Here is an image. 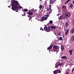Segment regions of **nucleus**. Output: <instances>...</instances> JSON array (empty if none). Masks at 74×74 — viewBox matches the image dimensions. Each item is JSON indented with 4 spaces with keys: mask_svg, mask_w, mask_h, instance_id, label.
<instances>
[{
    "mask_svg": "<svg viewBox=\"0 0 74 74\" xmlns=\"http://www.w3.org/2000/svg\"><path fill=\"white\" fill-rule=\"evenodd\" d=\"M12 4V10L13 11L15 10H18L19 8H18V5H19V3L18 1L14 0L11 3Z\"/></svg>",
    "mask_w": 74,
    "mask_h": 74,
    "instance_id": "1",
    "label": "nucleus"
},
{
    "mask_svg": "<svg viewBox=\"0 0 74 74\" xmlns=\"http://www.w3.org/2000/svg\"><path fill=\"white\" fill-rule=\"evenodd\" d=\"M44 29L47 32H50V27H48H48L45 26L44 27Z\"/></svg>",
    "mask_w": 74,
    "mask_h": 74,
    "instance_id": "2",
    "label": "nucleus"
},
{
    "mask_svg": "<svg viewBox=\"0 0 74 74\" xmlns=\"http://www.w3.org/2000/svg\"><path fill=\"white\" fill-rule=\"evenodd\" d=\"M53 73L54 74H57L58 73H61V71H60V70L59 69H58L56 70L55 71H54Z\"/></svg>",
    "mask_w": 74,
    "mask_h": 74,
    "instance_id": "3",
    "label": "nucleus"
},
{
    "mask_svg": "<svg viewBox=\"0 0 74 74\" xmlns=\"http://www.w3.org/2000/svg\"><path fill=\"white\" fill-rule=\"evenodd\" d=\"M53 49H57V51L58 52L59 51V47L56 45H54L53 47Z\"/></svg>",
    "mask_w": 74,
    "mask_h": 74,
    "instance_id": "4",
    "label": "nucleus"
},
{
    "mask_svg": "<svg viewBox=\"0 0 74 74\" xmlns=\"http://www.w3.org/2000/svg\"><path fill=\"white\" fill-rule=\"evenodd\" d=\"M31 11H32V10H29L28 12V14L29 15H32L33 14V12H32Z\"/></svg>",
    "mask_w": 74,
    "mask_h": 74,
    "instance_id": "5",
    "label": "nucleus"
},
{
    "mask_svg": "<svg viewBox=\"0 0 74 74\" xmlns=\"http://www.w3.org/2000/svg\"><path fill=\"white\" fill-rule=\"evenodd\" d=\"M50 28L52 30H54V29H55L56 28V27L55 26H52L50 27Z\"/></svg>",
    "mask_w": 74,
    "mask_h": 74,
    "instance_id": "6",
    "label": "nucleus"
},
{
    "mask_svg": "<svg viewBox=\"0 0 74 74\" xmlns=\"http://www.w3.org/2000/svg\"><path fill=\"white\" fill-rule=\"evenodd\" d=\"M70 32L72 34H73L74 33V27H73L72 29L70 31Z\"/></svg>",
    "mask_w": 74,
    "mask_h": 74,
    "instance_id": "7",
    "label": "nucleus"
},
{
    "mask_svg": "<svg viewBox=\"0 0 74 74\" xmlns=\"http://www.w3.org/2000/svg\"><path fill=\"white\" fill-rule=\"evenodd\" d=\"M45 15V16L46 17H45L44 19V21H45L46 20H47V18H48V16H49V15Z\"/></svg>",
    "mask_w": 74,
    "mask_h": 74,
    "instance_id": "8",
    "label": "nucleus"
},
{
    "mask_svg": "<svg viewBox=\"0 0 74 74\" xmlns=\"http://www.w3.org/2000/svg\"><path fill=\"white\" fill-rule=\"evenodd\" d=\"M53 46L52 45H51L49 47L47 48V50H49V49H52V48Z\"/></svg>",
    "mask_w": 74,
    "mask_h": 74,
    "instance_id": "9",
    "label": "nucleus"
},
{
    "mask_svg": "<svg viewBox=\"0 0 74 74\" xmlns=\"http://www.w3.org/2000/svg\"><path fill=\"white\" fill-rule=\"evenodd\" d=\"M58 62H57L56 64L55 68H58L59 67V65H58Z\"/></svg>",
    "mask_w": 74,
    "mask_h": 74,
    "instance_id": "10",
    "label": "nucleus"
},
{
    "mask_svg": "<svg viewBox=\"0 0 74 74\" xmlns=\"http://www.w3.org/2000/svg\"><path fill=\"white\" fill-rule=\"evenodd\" d=\"M69 52H70V55H72V53L73 52V50H69Z\"/></svg>",
    "mask_w": 74,
    "mask_h": 74,
    "instance_id": "11",
    "label": "nucleus"
},
{
    "mask_svg": "<svg viewBox=\"0 0 74 74\" xmlns=\"http://www.w3.org/2000/svg\"><path fill=\"white\" fill-rule=\"evenodd\" d=\"M54 1H52V0H50V4H53V3H54Z\"/></svg>",
    "mask_w": 74,
    "mask_h": 74,
    "instance_id": "12",
    "label": "nucleus"
},
{
    "mask_svg": "<svg viewBox=\"0 0 74 74\" xmlns=\"http://www.w3.org/2000/svg\"><path fill=\"white\" fill-rule=\"evenodd\" d=\"M69 29H68L67 31H66V32H65V35H67L68 33H69Z\"/></svg>",
    "mask_w": 74,
    "mask_h": 74,
    "instance_id": "13",
    "label": "nucleus"
},
{
    "mask_svg": "<svg viewBox=\"0 0 74 74\" xmlns=\"http://www.w3.org/2000/svg\"><path fill=\"white\" fill-rule=\"evenodd\" d=\"M61 59H67V57L66 56H62L61 57Z\"/></svg>",
    "mask_w": 74,
    "mask_h": 74,
    "instance_id": "14",
    "label": "nucleus"
},
{
    "mask_svg": "<svg viewBox=\"0 0 74 74\" xmlns=\"http://www.w3.org/2000/svg\"><path fill=\"white\" fill-rule=\"evenodd\" d=\"M61 50H63V49H64V47L63 46H61Z\"/></svg>",
    "mask_w": 74,
    "mask_h": 74,
    "instance_id": "15",
    "label": "nucleus"
},
{
    "mask_svg": "<svg viewBox=\"0 0 74 74\" xmlns=\"http://www.w3.org/2000/svg\"><path fill=\"white\" fill-rule=\"evenodd\" d=\"M24 11L23 10V12H27V11H28V10L27 9H24Z\"/></svg>",
    "mask_w": 74,
    "mask_h": 74,
    "instance_id": "16",
    "label": "nucleus"
},
{
    "mask_svg": "<svg viewBox=\"0 0 74 74\" xmlns=\"http://www.w3.org/2000/svg\"><path fill=\"white\" fill-rule=\"evenodd\" d=\"M69 1H71V0H68L64 4H67V3H69Z\"/></svg>",
    "mask_w": 74,
    "mask_h": 74,
    "instance_id": "17",
    "label": "nucleus"
},
{
    "mask_svg": "<svg viewBox=\"0 0 74 74\" xmlns=\"http://www.w3.org/2000/svg\"><path fill=\"white\" fill-rule=\"evenodd\" d=\"M49 23L50 24H52L53 23V21L52 20L50 21L49 22Z\"/></svg>",
    "mask_w": 74,
    "mask_h": 74,
    "instance_id": "18",
    "label": "nucleus"
},
{
    "mask_svg": "<svg viewBox=\"0 0 74 74\" xmlns=\"http://www.w3.org/2000/svg\"><path fill=\"white\" fill-rule=\"evenodd\" d=\"M65 27H68V23L66 22L65 24Z\"/></svg>",
    "mask_w": 74,
    "mask_h": 74,
    "instance_id": "19",
    "label": "nucleus"
},
{
    "mask_svg": "<svg viewBox=\"0 0 74 74\" xmlns=\"http://www.w3.org/2000/svg\"><path fill=\"white\" fill-rule=\"evenodd\" d=\"M58 40H63V38L61 37H60L59 38Z\"/></svg>",
    "mask_w": 74,
    "mask_h": 74,
    "instance_id": "20",
    "label": "nucleus"
},
{
    "mask_svg": "<svg viewBox=\"0 0 74 74\" xmlns=\"http://www.w3.org/2000/svg\"><path fill=\"white\" fill-rule=\"evenodd\" d=\"M51 10V8H47V10L48 11H50Z\"/></svg>",
    "mask_w": 74,
    "mask_h": 74,
    "instance_id": "21",
    "label": "nucleus"
},
{
    "mask_svg": "<svg viewBox=\"0 0 74 74\" xmlns=\"http://www.w3.org/2000/svg\"><path fill=\"white\" fill-rule=\"evenodd\" d=\"M39 8H40V9H41V8H42V5H39Z\"/></svg>",
    "mask_w": 74,
    "mask_h": 74,
    "instance_id": "22",
    "label": "nucleus"
},
{
    "mask_svg": "<svg viewBox=\"0 0 74 74\" xmlns=\"http://www.w3.org/2000/svg\"><path fill=\"white\" fill-rule=\"evenodd\" d=\"M73 6V5L72 4H71V5L70 6V7L71 8H72Z\"/></svg>",
    "mask_w": 74,
    "mask_h": 74,
    "instance_id": "23",
    "label": "nucleus"
},
{
    "mask_svg": "<svg viewBox=\"0 0 74 74\" xmlns=\"http://www.w3.org/2000/svg\"><path fill=\"white\" fill-rule=\"evenodd\" d=\"M62 7L63 8H64L67 9V8H66V6H63Z\"/></svg>",
    "mask_w": 74,
    "mask_h": 74,
    "instance_id": "24",
    "label": "nucleus"
},
{
    "mask_svg": "<svg viewBox=\"0 0 74 74\" xmlns=\"http://www.w3.org/2000/svg\"><path fill=\"white\" fill-rule=\"evenodd\" d=\"M41 20L42 21H44V17H42V19H41Z\"/></svg>",
    "mask_w": 74,
    "mask_h": 74,
    "instance_id": "25",
    "label": "nucleus"
},
{
    "mask_svg": "<svg viewBox=\"0 0 74 74\" xmlns=\"http://www.w3.org/2000/svg\"><path fill=\"white\" fill-rule=\"evenodd\" d=\"M62 63H59L58 64V66H61V65H62Z\"/></svg>",
    "mask_w": 74,
    "mask_h": 74,
    "instance_id": "26",
    "label": "nucleus"
},
{
    "mask_svg": "<svg viewBox=\"0 0 74 74\" xmlns=\"http://www.w3.org/2000/svg\"><path fill=\"white\" fill-rule=\"evenodd\" d=\"M22 16H26V14H25V12H24V13L23 14H22Z\"/></svg>",
    "mask_w": 74,
    "mask_h": 74,
    "instance_id": "27",
    "label": "nucleus"
},
{
    "mask_svg": "<svg viewBox=\"0 0 74 74\" xmlns=\"http://www.w3.org/2000/svg\"><path fill=\"white\" fill-rule=\"evenodd\" d=\"M60 19H63V17H62V16H61L60 17Z\"/></svg>",
    "mask_w": 74,
    "mask_h": 74,
    "instance_id": "28",
    "label": "nucleus"
},
{
    "mask_svg": "<svg viewBox=\"0 0 74 74\" xmlns=\"http://www.w3.org/2000/svg\"><path fill=\"white\" fill-rule=\"evenodd\" d=\"M19 8L20 9H22V7L19 6Z\"/></svg>",
    "mask_w": 74,
    "mask_h": 74,
    "instance_id": "29",
    "label": "nucleus"
},
{
    "mask_svg": "<svg viewBox=\"0 0 74 74\" xmlns=\"http://www.w3.org/2000/svg\"><path fill=\"white\" fill-rule=\"evenodd\" d=\"M40 30H42V31H43V30H44V29H42V28L41 27L40 28Z\"/></svg>",
    "mask_w": 74,
    "mask_h": 74,
    "instance_id": "30",
    "label": "nucleus"
},
{
    "mask_svg": "<svg viewBox=\"0 0 74 74\" xmlns=\"http://www.w3.org/2000/svg\"><path fill=\"white\" fill-rule=\"evenodd\" d=\"M74 67L73 68L72 71V73H73V71H74Z\"/></svg>",
    "mask_w": 74,
    "mask_h": 74,
    "instance_id": "31",
    "label": "nucleus"
},
{
    "mask_svg": "<svg viewBox=\"0 0 74 74\" xmlns=\"http://www.w3.org/2000/svg\"><path fill=\"white\" fill-rule=\"evenodd\" d=\"M72 23H74V18H73V19L72 20Z\"/></svg>",
    "mask_w": 74,
    "mask_h": 74,
    "instance_id": "32",
    "label": "nucleus"
},
{
    "mask_svg": "<svg viewBox=\"0 0 74 74\" xmlns=\"http://www.w3.org/2000/svg\"><path fill=\"white\" fill-rule=\"evenodd\" d=\"M69 16H68V18H69V17L70 16H71V14H70V12H69Z\"/></svg>",
    "mask_w": 74,
    "mask_h": 74,
    "instance_id": "33",
    "label": "nucleus"
},
{
    "mask_svg": "<svg viewBox=\"0 0 74 74\" xmlns=\"http://www.w3.org/2000/svg\"><path fill=\"white\" fill-rule=\"evenodd\" d=\"M51 5H49V8H51Z\"/></svg>",
    "mask_w": 74,
    "mask_h": 74,
    "instance_id": "34",
    "label": "nucleus"
},
{
    "mask_svg": "<svg viewBox=\"0 0 74 74\" xmlns=\"http://www.w3.org/2000/svg\"><path fill=\"white\" fill-rule=\"evenodd\" d=\"M61 34V33H59L58 34H57L58 36H60Z\"/></svg>",
    "mask_w": 74,
    "mask_h": 74,
    "instance_id": "35",
    "label": "nucleus"
},
{
    "mask_svg": "<svg viewBox=\"0 0 74 74\" xmlns=\"http://www.w3.org/2000/svg\"><path fill=\"white\" fill-rule=\"evenodd\" d=\"M66 16H67V17L68 16V14H66Z\"/></svg>",
    "mask_w": 74,
    "mask_h": 74,
    "instance_id": "36",
    "label": "nucleus"
},
{
    "mask_svg": "<svg viewBox=\"0 0 74 74\" xmlns=\"http://www.w3.org/2000/svg\"><path fill=\"white\" fill-rule=\"evenodd\" d=\"M72 3H73V4H74V1H73Z\"/></svg>",
    "mask_w": 74,
    "mask_h": 74,
    "instance_id": "37",
    "label": "nucleus"
},
{
    "mask_svg": "<svg viewBox=\"0 0 74 74\" xmlns=\"http://www.w3.org/2000/svg\"><path fill=\"white\" fill-rule=\"evenodd\" d=\"M63 36V38H64V35H63V36Z\"/></svg>",
    "mask_w": 74,
    "mask_h": 74,
    "instance_id": "38",
    "label": "nucleus"
},
{
    "mask_svg": "<svg viewBox=\"0 0 74 74\" xmlns=\"http://www.w3.org/2000/svg\"><path fill=\"white\" fill-rule=\"evenodd\" d=\"M11 7V6H8V7Z\"/></svg>",
    "mask_w": 74,
    "mask_h": 74,
    "instance_id": "39",
    "label": "nucleus"
},
{
    "mask_svg": "<svg viewBox=\"0 0 74 74\" xmlns=\"http://www.w3.org/2000/svg\"><path fill=\"white\" fill-rule=\"evenodd\" d=\"M28 16V17L30 18V16Z\"/></svg>",
    "mask_w": 74,
    "mask_h": 74,
    "instance_id": "40",
    "label": "nucleus"
},
{
    "mask_svg": "<svg viewBox=\"0 0 74 74\" xmlns=\"http://www.w3.org/2000/svg\"><path fill=\"white\" fill-rule=\"evenodd\" d=\"M73 37H74V36H72V38H73Z\"/></svg>",
    "mask_w": 74,
    "mask_h": 74,
    "instance_id": "41",
    "label": "nucleus"
},
{
    "mask_svg": "<svg viewBox=\"0 0 74 74\" xmlns=\"http://www.w3.org/2000/svg\"><path fill=\"white\" fill-rule=\"evenodd\" d=\"M16 12H18V11L16 10Z\"/></svg>",
    "mask_w": 74,
    "mask_h": 74,
    "instance_id": "42",
    "label": "nucleus"
},
{
    "mask_svg": "<svg viewBox=\"0 0 74 74\" xmlns=\"http://www.w3.org/2000/svg\"><path fill=\"white\" fill-rule=\"evenodd\" d=\"M71 64H69V65H71Z\"/></svg>",
    "mask_w": 74,
    "mask_h": 74,
    "instance_id": "43",
    "label": "nucleus"
},
{
    "mask_svg": "<svg viewBox=\"0 0 74 74\" xmlns=\"http://www.w3.org/2000/svg\"><path fill=\"white\" fill-rule=\"evenodd\" d=\"M51 51H52V50L51 49Z\"/></svg>",
    "mask_w": 74,
    "mask_h": 74,
    "instance_id": "44",
    "label": "nucleus"
},
{
    "mask_svg": "<svg viewBox=\"0 0 74 74\" xmlns=\"http://www.w3.org/2000/svg\"><path fill=\"white\" fill-rule=\"evenodd\" d=\"M40 1H41V0H39Z\"/></svg>",
    "mask_w": 74,
    "mask_h": 74,
    "instance_id": "45",
    "label": "nucleus"
},
{
    "mask_svg": "<svg viewBox=\"0 0 74 74\" xmlns=\"http://www.w3.org/2000/svg\"><path fill=\"white\" fill-rule=\"evenodd\" d=\"M30 18L29 19V20H30Z\"/></svg>",
    "mask_w": 74,
    "mask_h": 74,
    "instance_id": "46",
    "label": "nucleus"
},
{
    "mask_svg": "<svg viewBox=\"0 0 74 74\" xmlns=\"http://www.w3.org/2000/svg\"><path fill=\"white\" fill-rule=\"evenodd\" d=\"M29 36V34H28Z\"/></svg>",
    "mask_w": 74,
    "mask_h": 74,
    "instance_id": "47",
    "label": "nucleus"
},
{
    "mask_svg": "<svg viewBox=\"0 0 74 74\" xmlns=\"http://www.w3.org/2000/svg\"><path fill=\"white\" fill-rule=\"evenodd\" d=\"M45 4L46 5L47 4V3H45Z\"/></svg>",
    "mask_w": 74,
    "mask_h": 74,
    "instance_id": "48",
    "label": "nucleus"
},
{
    "mask_svg": "<svg viewBox=\"0 0 74 74\" xmlns=\"http://www.w3.org/2000/svg\"><path fill=\"white\" fill-rule=\"evenodd\" d=\"M64 18H65V16L64 17Z\"/></svg>",
    "mask_w": 74,
    "mask_h": 74,
    "instance_id": "49",
    "label": "nucleus"
}]
</instances>
